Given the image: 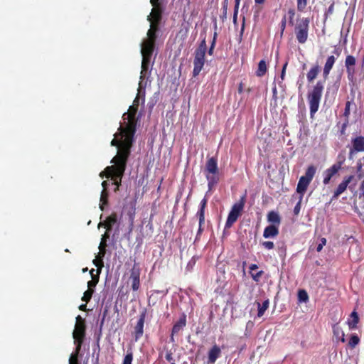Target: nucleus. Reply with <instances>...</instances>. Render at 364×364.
<instances>
[{
	"mask_svg": "<svg viewBox=\"0 0 364 364\" xmlns=\"http://www.w3.org/2000/svg\"><path fill=\"white\" fill-rule=\"evenodd\" d=\"M262 245L267 250H272L274 247V242L271 241L263 242Z\"/></svg>",
	"mask_w": 364,
	"mask_h": 364,
	"instance_id": "a18cd8bd",
	"label": "nucleus"
},
{
	"mask_svg": "<svg viewBox=\"0 0 364 364\" xmlns=\"http://www.w3.org/2000/svg\"><path fill=\"white\" fill-rule=\"evenodd\" d=\"M323 246L322 245V244L319 243V244L318 245L317 247H316V250H317V252H321V250H322V248H323Z\"/></svg>",
	"mask_w": 364,
	"mask_h": 364,
	"instance_id": "338daca9",
	"label": "nucleus"
},
{
	"mask_svg": "<svg viewBox=\"0 0 364 364\" xmlns=\"http://www.w3.org/2000/svg\"><path fill=\"white\" fill-rule=\"evenodd\" d=\"M359 190H360V196L359 197L364 198V180L361 182Z\"/></svg>",
	"mask_w": 364,
	"mask_h": 364,
	"instance_id": "6e6d98bb",
	"label": "nucleus"
},
{
	"mask_svg": "<svg viewBox=\"0 0 364 364\" xmlns=\"http://www.w3.org/2000/svg\"><path fill=\"white\" fill-rule=\"evenodd\" d=\"M228 6V0H224L223 2V7H222L223 12L220 16V18L223 21H224L227 17Z\"/></svg>",
	"mask_w": 364,
	"mask_h": 364,
	"instance_id": "ea45409f",
	"label": "nucleus"
},
{
	"mask_svg": "<svg viewBox=\"0 0 364 364\" xmlns=\"http://www.w3.org/2000/svg\"><path fill=\"white\" fill-rule=\"evenodd\" d=\"M107 186H108V183L107 181H104L102 183V186L103 187V190H107Z\"/></svg>",
	"mask_w": 364,
	"mask_h": 364,
	"instance_id": "69168bd1",
	"label": "nucleus"
},
{
	"mask_svg": "<svg viewBox=\"0 0 364 364\" xmlns=\"http://www.w3.org/2000/svg\"><path fill=\"white\" fill-rule=\"evenodd\" d=\"M92 262L94 265L97 267V274H100L102 269L104 267V262L103 257H100V252H98V255L96 256V258L93 259Z\"/></svg>",
	"mask_w": 364,
	"mask_h": 364,
	"instance_id": "473e14b6",
	"label": "nucleus"
},
{
	"mask_svg": "<svg viewBox=\"0 0 364 364\" xmlns=\"http://www.w3.org/2000/svg\"><path fill=\"white\" fill-rule=\"evenodd\" d=\"M297 10L299 11H304L307 6V0H296Z\"/></svg>",
	"mask_w": 364,
	"mask_h": 364,
	"instance_id": "79ce46f5",
	"label": "nucleus"
},
{
	"mask_svg": "<svg viewBox=\"0 0 364 364\" xmlns=\"http://www.w3.org/2000/svg\"><path fill=\"white\" fill-rule=\"evenodd\" d=\"M150 23H151L150 28L148 30L146 35L148 37L157 38V32L159 30V24L160 23H156L153 21H150Z\"/></svg>",
	"mask_w": 364,
	"mask_h": 364,
	"instance_id": "7c9ffc66",
	"label": "nucleus"
},
{
	"mask_svg": "<svg viewBox=\"0 0 364 364\" xmlns=\"http://www.w3.org/2000/svg\"><path fill=\"white\" fill-rule=\"evenodd\" d=\"M186 325V315L183 313L179 319L174 323L171 335V341H174L173 336L174 335H177L181 330H182Z\"/></svg>",
	"mask_w": 364,
	"mask_h": 364,
	"instance_id": "a211bd4d",
	"label": "nucleus"
},
{
	"mask_svg": "<svg viewBox=\"0 0 364 364\" xmlns=\"http://www.w3.org/2000/svg\"><path fill=\"white\" fill-rule=\"evenodd\" d=\"M301 198H302L301 196ZM301 198H300L299 201L296 203V205H295L294 208V213L295 215H298L300 212V209H301Z\"/></svg>",
	"mask_w": 364,
	"mask_h": 364,
	"instance_id": "864d4df0",
	"label": "nucleus"
},
{
	"mask_svg": "<svg viewBox=\"0 0 364 364\" xmlns=\"http://www.w3.org/2000/svg\"><path fill=\"white\" fill-rule=\"evenodd\" d=\"M150 3L153 6V8L161 7L159 4V0H150Z\"/></svg>",
	"mask_w": 364,
	"mask_h": 364,
	"instance_id": "4d7b16f0",
	"label": "nucleus"
},
{
	"mask_svg": "<svg viewBox=\"0 0 364 364\" xmlns=\"http://www.w3.org/2000/svg\"><path fill=\"white\" fill-rule=\"evenodd\" d=\"M344 160L338 161L323 172V183L324 185H328L330 183L331 179L341 169Z\"/></svg>",
	"mask_w": 364,
	"mask_h": 364,
	"instance_id": "9b49d317",
	"label": "nucleus"
},
{
	"mask_svg": "<svg viewBox=\"0 0 364 364\" xmlns=\"http://www.w3.org/2000/svg\"><path fill=\"white\" fill-rule=\"evenodd\" d=\"M129 279L133 291H137L140 287V269L136 264H134L130 270Z\"/></svg>",
	"mask_w": 364,
	"mask_h": 364,
	"instance_id": "4468645a",
	"label": "nucleus"
},
{
	"mask_svg": "<svg viewBox=\"0 0 364 364\" xmlns=\"http://www.w3.org/2000/svg\"><path fill=\"white\" fill-rule=\"evenodd\" d=\"M286 23H287V17L284 15L282 19L281 23H280V28H281V36L283 35V33L286 28Z\"/></svg>",
	"mask_w": 364,
	"mask_h": 364,
	"instance_id": "de8ad7c7",
	"label": "nucleus"
},
{
	"mask_svg": "<svg viewBox=\"0 0 364 364\" xmlns=\"http://www.w3.org/2000/svg\"><path fill=\"white\" fill-rule=\"evenodd\" d=\"M258 269V266L256 264H252L250 266V272H253L254 270H256Z\"/></svg>",
	"mask_w": 364,
	"mask_h": 364,
	"instance_id": "bf43d9fd",
	"label": "nucleus"
},
{
	"mask_svg": "<svg viewBox=\"0 0 364 364\" xmlns=\"http://www.w3.org/2000/svg\"><path fill=\"white\" fill-rule=\"evenodd\" d=\"M100 274H96L95 276H92V279L87 282V287L89 290H94L97 284L99 282Z\"/></svg>",
	"mask_w": 364,
	"mask_h": 364,
	"instance_id": "c9c22d12",
	"label": "nucleus"
},
{
	"mask_svg": "<svg viewBox=\"0 0 364 364\" xmlns=\"http://www.w3.org/2000/svg\"><path fill=\"white\" fill-rule=\"evenodd\" d=\"M81 322H85V321L80 315H78L76 317V323H81Z\"/></svg>",
	"mask_w": 364,
	"mask_h": 364,
	"instance_id": "052dcab7",
	"label": "nucleus"
},
{
	"mask_svg": "<svg viewBox=\"0 0 364 364\" xmlns=\"http://www.w3.org/2000/svg\"><path fill=\"white\" fill-rule=\"evenodd\" d=\"M109 235L107 232H105L101 239V242L99 245L100 257H104L106 254L107 239L109 238Z\"/></svg>",
	"mask_w": 364,
	"mask_h": 364,
	"instance_id": "c85d7f7f",
	"label": "nucleus"
},
{
	"mask_svg": "<svg viewBox=\"0 0 364 364\" xmlns=\"http://www.w3.org/2000/svg\"><path fill=\"white\" fill-rule=\"evenodd\" d=\"M79 353H80V351H77V350L75 349V353L70 355V358L69 360V364H79V363H78Z\"/></svg>",
	"mask_w": 364,
	"mask_h": 364,
	"instance_id": "a19ab883",
	"label": "nucleus"
},
{
	"mask_svg": "<svg viewBox=\"0 0 364 364\" xmlns=\"http://www.w3.org/2000/svg\"><path fill=\"white\" fill-rule=\"evenodd\" d=\"M86 325L85 322L75 323V329L73 333V336L76 344L77 351H80L82 344L85 336Z\"/></svg>",
	"mask_w": 364,
	"mask_h": 364,
	"instance_id": "9d476101",
	"label": "nucleus"
},
{
	"mask_svg": "<svg viewBox=\"0 0 364 364\" xmlns=\"http://www.w3.org/2000/svg\"><path fill=\"white\" fill-rule=\"evenodd\" d=\"M127 154L128 151H123L118 156L113 157L111 160L113 165L106 167L105 171L100 173L102 178L105 176L111 178L112 184L116 186L114 192L119 191L121 186L122 179L127 168Z\"/></svg>",
	"mask_w": 364,
	"mask_h": 364,
	"instance_id": "f257e3e1",
	"label": "nucleus"
},
{
	"mask_svg": "<svg viewBox=\"0 0 364 364\" xmlns=\"http://www.w3.org/2000/svg\"><path fill=\"white\" fill-rule=\"evenodd\" d=\"M127 136H129L128 134L123 131V126L120 125L118 128V133L114 134V139L111 141V146H117L118 148L116 156H118L123 151H128V159L131 154V149L133 145L134 138H131V144L130 145H128L129 141H126ZM127 139H129L127 138Z\"/></svg>",
	"mask_w": 364,
	"mask_h": 364,
	"instance_id": "39448f33",
	"label": "nucleus"
},
{
	"mask_svg": "<svg viewBox=\"0 0 364 364\" xmlns=\"http://www.w3.org/2000/svg\"><path fill=\"white\" fill-rule=\"evenodd\" d=\"M133 360V353L132 351H129L124 356L122 364H132Z\"/></svg>",
	"mask_w": 364,
	"mask_h": 364,
	"instance_id": "37998d69",
	"label": "nucleus"
},
{
	"mask_svg": "<svg viewBox=\"0 0 364 364\" xmlns=\"http://www.w3.org/2000/svg\"><path fill=\"white\" fill-rule=\"evenodd\" d=\"M156 38H157L147 36V38L145 40H144L141 44V53H146L148 54L153 55L155 48Z\"/></svg>",
	"mask_w": 364,
	"mask_h": 364,
	"instance_id": "f3484780",
	"label": "nucleus"
},
{
	"mask_svg": "<svg viewBox=\"0 0 364 364\" xmlns=\"http://www.w3.org/2000/svg\"><path fill=\"white\" fill-rule=\"evenodd\" d=\"M139 93L138 95H136V97H135L134 102H133V106H135V107H139V95L141 93V82L139 83Z\"/></svg>",
	"mask_w": 364,
	"mask_h": 364,
	"instance_id": "09e8293b",
	"label": "nucleus"
},
{
	"mask_svg": "<svg viewBox=\"0 0 364 364\" xmlns=\"http://www.w3.org/2000/svg\"><path fill=\"white\" fill-rule=\"evenodd\" d=\"M257 305L258 309L257 316L262 317L264 315L265 311L269 308V299L264 300L262 304L259 302H257Z\"/></svg>",
	"mask_w": 364,
	"mask_h": 364,
	"instance_id": "2f4dec72",
	"label": "nucleus"
},
{
	"mask_svg": "<svg viewBox=\"0 0 364 364\" xmlns=\"http://www.w3.org/2000/svg\"><path fill=\"white\" fill-rule=\"evenodd\" d=\"M142 61H141V80H142L149 68V65L151 61L152 54H148L146 53H141Z\"/></svg>",
	"mask_w": 364,
	"mask_h": 364,
	"instance_id": "5701e85b",
	"label": "nucleus"
},
{
	"mask_svg": "<svg viewBox=\"0 0 364 364\" xmlns=\"http://www.w3.org/2000/svg\"><path fill=\"white\" fill-rule=\"evenodd\" d=\"M364 151V136H359L352 139V147L349 151V156L351 158L353 155L357 152Z\"/></svg>",
	"mask_w": 364,
	"mask_h": 364,
	"instance_id": "dca6fc26",
	"label": "nucleus"
},
{
	"mask_svg": "<svg viewBox=\"0 0 364 364\" xmlns=\"http://www.w3.org/2000/svg\"><path fill=\"white\" fill-rule=\"evenodd\" d=\"M321 71V68L318 64L313 65L306 74L307 81L309 82H313L318 76Z\"/></svg>",
	"mask_w": 364,
	"mask_h": 364,
	"instance_id": "a878e982",
	"label": "nucleus"
},
{
	"mask_svg": "<svg viewBox=\"0 0 364 364\" xmlns=\"http://www.w3.org/2000/svg\"><path fill=\"white\" fill-rule=\"evenodd\" d=\"M242 92H243V84H242V82H240L238 86V92L240 94H241V93H242Z\"/></svg>",
	"mask_w": 364,
	"mask_h": 364,
	"instance_id": "0e129e2a",
	"label": "nucleus"
},
{
	"mask_svg": "<svg viewBox=\"0 0 364 364\" xmlns=\"http://www.w3.org/2000/svg\"><path fill=\"white\" fill-rule=\"evenodd\" d=\"M237 14H238V10H235L234 9V14H233V19H232V21L235 24L237 23Z\"/></svg>",
	"mask_w": 364,
	"mask_h": 364,
	"instance_id": "13d9d810",
	"label": "nucleus"
},
{
	"mask_svg": "<svg viewBox=\"0 0 364 364\" xmlns=\"http://www.w3.org/2000/svg\"><path fill=\"white\" fill-rule=\"evenodd\" d=\"M350 319H349L348 321V326L349 327L350 329H355L357 328V324L359 322V317H358V313L356 312L355 310H354L351 314H350Z\"/></svg>",
	"mask_w": 364,
	"mask_h": 364,
	"instance_id": "cd10ccee",
	"label": "nucleus"
},
{
	"mask_svg": "<svg viewBox=\"0 0 364 364\" xmlns=\"http://www.w3.org/2000/svg\"><path fill=\"white\" fill-rule=\"evenodd\" d=\"M298 299L300 301L306 302L309 300L307 292L304 289H300L298 292Z\"/></svg>",
	"mask_w": 364,
	"mask_h": 364,
	"instance_id": "4c0bfd02",
	"label": "nucleus"
},
{
	"mask_svg": "<svg viewBox=\"0 0 364 364\" xmlns=\"http://www.w3.org/2000/svg\"><path fill=\"white\" fill-rule=\"evenodd\" d=\"M336 58L334 55H329L326 58L323 68V77L324 81L328 79L331 70L333 68L336 63Z\"/></svg>",
	"mask_w": 364,
	"mask_h": 364,
	"instance_id": "412c9836",
	"label": "nucleus"
},
{
	"mask_svg": "<svg viewBox=\"0 0 364 364\" xmlns=\"http://www.w3.org/2000/svg\"><path fill=\"white\" fill-rule=\"evenodd\" d=\"M146 316V311L144 310L140 314L138 321H137L136 326H134V338L136 341L139 339L143 336L144 326Z\"/></svg>",
	"mask_w": 364,
	"mask_h": 364,
	"instance_id": "2eb2a0df",
	"label": "nucleus"
},
{
	"mask_svg": "<svg viewBox=\"0 0 364 364\" xmlns=\"http://www.w3.org/2000/svg\"><path fill=\"white\" fill-rule=\"evenodd\" d=\"M316 171V168L314 166H309L305 172V176H302L299 181L296 187V191L298 193L301 194V197L304 196L306 192L309 185L312 181L315 173Z\"/></svg>",
	"mask_w": 364,
	"mask_h": 364,
	"instance_id": "0eeeda50",
	"label": "nucleus"
},
{
	"mask_svg": "<svg viewBox=\"0 0 364 364\" xmlns=\"http://www.w3.org/2000/svg\"><path fill=\"white\" fill-rule=\"evenodd\" d=\"M267 71V65L264 60H261L258 63V68L256 71V75L258 77L264 76Z\"/></svg>",
	"mask_w": 364,
	"mask_h": 364,
	"instance_id": "c756f323",
	"label": "nucleus"
},
{
	"mask_svg": "<svg viewBox=\"0 0 364 364\" xmlns=\"http://www.w3.org/2000/svg\"><path fill=\"white\" fill-rule=\"evenodd\" d=\"M345 68L348 80L353 81L355 77L356 58L352 55H347L345 59Z\"/></svg>",
	"mask_w": 364,
	"mask_h": 364,
	"instance_id": "ddd939ff",
	"label": "nucleus"
},
{
	"mask_svg": "<svg viewBox=\"0 0 364 364\" xmlns=\"http://www.w3.org/2000/svg\"><path fill=\"white\" fill-rule=\"evenodd\" d=\"M204 174L208 181V190L211 191L220 181V172L217 158H208L204 168Z\"/></svg>",
	"mask_w": 364,
	"mask_h": 364,
	"instance_id": "7ed1b4c3",
	"label": "nucleus"
},
{
	"mask_svg": "<svg viewBox=\"0 0 364 364\" xmlns=\"http://www.w3.org/2000/svg\"><path fill=\"white\" fill-rule=\"evenodd\" d=\"M265 0H255V3L257 4H264Z\"/></svg>",
	"mask_w": 364,
	"mask_h": 364,
	"instance_id": "774afa93",
	"label": "nucleus"
},
{
	"mask_svg": "<svg viewBox=\"0 0 364 364\" xmlns=\"http://www.w3.org/2000/svg\"><path fill=\"white\" fill-rule=\"evenodd\" d=\"M221 353L220 346L216 344L213 345L208 352L207 364H214L217 359L221 356Z\"/></svg>",
	"mask_w": 364,
	"mask_h": 364,
	"instance_id": "6ab92c4d",
	"label": "nucleus"
},
{
	"mask_svg": "<svg viewBox=\"0 0 364 364\" xmlns=\"http://www.w3.org/2000/svg\"><path fill=\"white\" fill-rule=\"evenodd\" d=\"M360 342V338L356 334L351 335L350 340L348 341V346L353 348H355Z\"/></svg>",
	"mask_w": 364,
	"mask_h": 364,
	"instance_id": "e433bc0d",
	"label": "nucleus"
},
{
	"mask_svg": "<svg viewBox=\"0 0 364 364\" xmlns=\"http://www.w3.org/2000/svg\"><path fill=\"white\" fill-rule=\"evenodd\" d=\"M350 102L347 101L346 103L345 110H344V113H343L344 117H346V118H348V117L350 115Z\"/></svg>",
	"mask_w": 364,
	"mask_h": 364,
	"instance_id": "49530a36",
	"label": "nucleus"
},
{
	"mask_svg": "<svg viewBox=\"0 0 364 364\" xmlns=\"http://www.w3.org/2000/svg\"><path fill=\"white\" fill-rule=\"evenodd\" d=\"M333 332L334 336L338 339H340L342 343H344L346 341L344 332L342 331L341 328L334 326L333 327Z\"/></svg>",
	"mask_w": 364,
	"mask_h": 364,
	"instance_id": "f704fd0d",
	"label": "nucleus"
},
{
	"mask_svg": "<svg viewBox=\"0 0 364 364\" xmlns=\"http://www.w3.org/2000/svg\"><path fill=\"white\" fill-rule=\"evenodd\" d=\"M323 89L324 81L318 80L316 83L313 86L312 89L308 92L307 99L311 117L318 109Z\"/></svg>",
	"mask_w": 364,
	"mask_h": 364,
	"instance_id": "20e7f679",
	"label": "nucleus"
},
{
	"mask_svg": "<svg viewBox=\"0 0 364 364\" xmlns=\"http://www.w3.org/2000/svg\"><path fill=\"white\" fill-rule=\"evenodd\" d=\"M288 14L289 16V24L293 25L294 24L293 19H294V17L295 15L294 9H289Z\"/></svg>",
	"mask_w": 364,
	"mask_h": 364,
	"instance_id": "8fccbe9b",
	"label": "nucleus"
},
{
	"mask_svg": "<svg viewBox=\"0 0 364 364\" xmlns=\"http://www.w3.org/2000/svg\"><path fill=\"white\" fill-rule=\"evenodd\" d=\"M267 221L273 223L272 225L279 226L281 223V217L277 212L272 210L267 214Z\"/></svg>",
	"mask_w": 364,
	"mask_h": 364,
	"instance_id": "bb28decb",
	"label": "nucleus"
},
{
	"mask_svg": "<svg viewBox=\"0 0 364 364\" xmlns=\"http://www.w3.org/2000/svg\"><path fill=\"white\" fill-rule=\"evenodd\" d=\"M240 0H235V10H239V5H240Z\"/></svg>",
	"mask_w": 364,
	"mask_h": 364,
	"instance_id": "680f3d73",
	"label": "nucleus"
},
{
	"mask_svg": "<svg viewBox=\"0 0 364 364\" xmlns=\"http://www.w3.org/2000/svg\"><path fill=\"white\" fill-rule=\"evenodd\" d=\"M165 358H166V360L167 361H168V362H171V363L172 362H174L173 357V353H172V352L171 350L167 351Z\"/></svg>",
	"mask_w": 364,
	"mask_h": 364,
	"instance_id": "603ef678",
	"label": "nucleus"
},
{
	"mask_svg": "<svg viewBox=\"0 0 364 364\" xmlns=\"http://www.w3.org/2000/svg\"><path fill=\"white\" fill-rule=\"evenodd\" d=\"M79 309L80 311H85L87 310V304H81L80 306H79Z\"/></svg>",
	"mask_w": 364,
	"mask_h": 364,
	"instance_id": "e2e57ef3",
	"label": "nucleus"
},
{
	"mask_svg": "<svg viewBox=\"0 0 364 364\" xmlns=\"http://www.w3.org/2000/svg\"><path fill=\"white\" fill-rule=\"evenodd\" d=\"M94 293V290H86L84 294H83V296L82 297V301L86 302V303H88L90 299H92V294Z\"/></svg>",
	"mask_w": 364,
	"mask_h": 364,
	"instance_id": "58836bf2",
	"label": "nucleus"
},
{
	"mask_svg": "<svg viewBox=\"0 0 364 364\" xmlns=\"http://www.w3.org/2000/svg\"><path fill=\"white\" fill-rule=\"evenodd\" d=\"M287 65H288V63L286 62L284 63V65H283V68H282V73H281V76L280 77H281L282 80L284 79V76H285V73H286V69H287Z\"/></svg>",
	"mask_w": 364,
	"mask_h": 364,
	"instance_id": "5fc2aeb1",
	"label": "nucleus"
},
{
	"mask_svg": "<svg viewBox=\"0 0 364 364\" xmlns=\"http://www.w3.org/2000/svg\"><path fill=\"white\" fill-rule=\"evenodd\" d=\"M137 110H138V107H137L132 105V106L129 107L127 113H129V115H136V112H137Z\"/></svg>",
	"mask_w": 364,
	"mask_h": 364,
	"instance_id": "3c124183",
	"label": "nucleus"
},
{
	"mask_svg": "<svg viewBox=\"0 0 364 364\" xmlns=\"http://www.w3.org/2000/svg\"><path fill=\"white\" fill-rule=\"evenodd\" d=\"M218 34L216 32L214 33L213 41L210 46L208 50V53L210 55H213L214 48L216 44ZM207 52V44L205 38L201 40L198 46L194 51L193 53V77H197L203 68L205 63V53Z\"/></svg>",
	"mask_w": 364,
	"mask_h": 364,
	"instance_id": "f03ea898",
	"label": "nucleus"
},
{
	"mask_svg": "<svg viewBox=\"0 0 364 364\" xmlns=\"http://www.w3.org/2000/svg\"><path fill=\"white\" fill-rule=\"evenodd\" d=\"M263 274H264V272L262 270H260L256 273L250 272V274H251L252 279L256 282H258L259 281V279Z\"/></svg>",
	"mask_w": 364,
	"mask_h": 364,
	"instance_id": "c03bdc74",
	"label": "nucleus"
},
{
	"mask_svg": "<svg viewBox=\"0 0 364 364\" xmlns=\"http://www.w3.org/2000/svg\"><path fill=\"white\" fill-rule=\"evenodd\" d=\"M108 197L109 193L107 190H102L100 196V208L102 210H104L105 206L108 205Z\"/></svg>",
	"mask_w": 364,
	"mask_h": 364,
	"instance_id": "72a5a7b5",
	"label": "nucleus"
},
{
	"mask_svg": "<svg viewBox=\"0 0 364 364\" xmlns=\"http://www.w3.org/2000/svg\"><path fill=\"white\" fill-rule=\"evenodd\" d=\"M353 178L354 176L353 175L344 178L343 181L338 186L337 188L335 190L333 199L338 198V197L346 190L348 184L352 181Z\"/></svg>",
	"mask_w": 364,
	"mask_h": 364,
	"instance_id": "aec40b11",
	"label": "nucleus"
},
{
	"mask_svg": "<svg viewBox=\"0 0 364 364\" xmlns=\"http://www.w3.org/2000/svg\"><path fill=\"white\" fill-rule=\"evenodd\" d=\"M117 222V215L116 213H112L104 222H100L99 226H103L107 231H110L112 226Z\"/></svg>",
	"mask_w": 364,
	"mask_h": 364,
	"instance_id": "4be33fe9",
	"label": "nucleus"
},
{
	"mask_svg": "<svg viewBox=\"0 0 364 364\" xmlns=\"http://www.w3.org/2000/svg\"><path fill=\"white\" fill-rule=\"evenodd\" d=\"M279 235V226L275 225H270L267 226L263 232V237L264 238L275 237Z\"/></svg>",
	"mask_w": 364,
	"mask_h": 364,
	"instance_id": "393cba45",
	"label": "nucleus"
},
{
	"mask_svg": "<svg viewBox=\"0 0 364 364\" xmlns=\"http://www.w3.org/2000/svg\"><path fill=\"white\" fill-rule=\"evenodd\" d=\"M309 19L303 18L295 27V34L299 43L304 44L308 38Z\"/></svg>",
	"mask_w": 364,
	"mask_h": 364,
	"instance_id": "6e6552de",
	"label": "nucleus"
},
{
	"mask_svg": "<svg viewBox=\"0 0 364 364\" xmlns=\"http://www.w3.org/2000/svg\"><path fill=\"white\" fill-rule=\"evenodd\" d=\"M162 16V9L161 7L153 8L149 16H148L147 20L149 21H153L156 23H160Z\"/></svg>",
	"mask_w": 364,
	"mask_h": 364,
	"instance_id": "b1692460",
	"label": "nucleus"
},
{
	"mask_svg": "<svg viewBox=\"0 0 364 364\" xmlns=\"http://www.w3.org/2000/svg\"><path fill=\"white\" fill-rule=\"evenodd\" d=\"M246 203V194L242 195L240 200L235 203L228 213L227 220L225 222V228H230L232 225L237 220L238 218L242 215L245 205Z\"/></svg>",
	"mask_w": 364,
	"mask_h": 364,
	"instance_id": "423d86ee",
	"label": "nucleus"
},
{
	"mask_svg": "<svg viewBox=\"0 0 364 364\" xmlns=\"http://www.w3.org/2000/svg\"><path fill=\"white\" fill-rule=\"evenodd\" d=\"M122 118L124 120H127L125 127H123V131L128 134L129 139H127L126 141H129L128 145H130L131 138H134L136 129L137 120L136 119V115H129V113L126 112L123 114Z\"/></svg>",
	"mask_w": 364,
	"mask_h": 364,
	"instance_id": "1a4fd4ad",
	"label": "nucleus"
},
{
	"mask_svg": "<svg viewBox=\"0 0 364 364\" xmlns=\"http://www.w3.org/2000/svg\"><path fill=\"white\" fill-rule=\"evenodd\" d=\"M208 199L204 197L200 203L199 209L196 213L198 218L199 227L197 232L196 239L200 236L203 231V225L205 224V210L207 206Z\"/></svg>",
	"mask_w": 364,
	"mask_h": 364,
	"instance_id": "f8f14e48",
	"label": "nucleus"
}]
</instances>
